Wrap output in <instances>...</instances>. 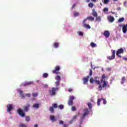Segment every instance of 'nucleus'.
I'll list each match as a JSON object with an SVG mask.
<instances>
[{
	"label": "nucleus",
	"instance_id": "f257e3e1",
	"mask_svg": "<svg viewBox=\"0 0 127 127\" xmlns=\"http://www.w3.org/2000/svg\"><path fill=\"white\" fill-rule=\"evenodd\" d=\"M94 82H95V83L96 84H97V85H99V86H98L99 91H102V85H101V81H100V77L96 76L95 77L94 80L93 78H90V82L91 84H93V83H94Z\"/></svg>",
	"mask_w": 127,
	"mask_h": 127
},
{
	"label": "nucleus",
	"instance_id": "f03ea898",
	"mask_svg": "<svg viewBox=\"0 0 127 127\" xmlns=\"http://www.w3.org/2000/svg\"><path fill=\"white\" fill-rule=\"evenodd\" d=\"M60 70V66L59 65H56L55 67V69L52 70V73L53 74H56V75L61 74V73L59 72Z\"/></svg>",
	"mask_w": 127,
	"mask_h": 127
},
{
	"label": "nucleus",
	"instance_id": "7ed1b4c3",
	"mask_svg": "<svg viewBox=\"0 0 127 127\" xmlns=\"http://www.w3.org/2000/svg\"><path fill=\"white\" fill-rule=\"evenodd\" d=\"M56 91H58V88H52V90L49 91L50 96H55L56 95Z\"/></svg>",
	"mask_w": 127,
	"mask_h": 127
},
{
	"label": "nucleus",
	"instance_id": "20e7f679",
	"mask_svg": "<svg viewBox=\"0 0 127 127\" xmlns=\"http://www.w3.org/2000/svg\"><path fill=\"white\" fill-rule=\"evenodd\" d=\"M75 97L74 96H70L69 99L67 102L68 106H73V101H74Z\"/></svg>",
	"mask_w": 127,
	"mask_h": 127
},
{
	"label": "nucleus",
	"instance_id": "39448f33",
	"mask_svg": "<svg viewBox=\"0 0 127 127\" xmlns=\"http://www.w3.org/2000/svg\"><path fill=\"white\" fill-rule=\"evenodd\" d=\"M124 49H120L117 51L116 55L118 56V57H119V58H122V56L120 55V54H124Z\"/></svg>",
	"mask_w": 127,
	"mask_h": 127
},
{
	"label": "nucleus",
	"instance_id": "423d86ee",
	"mask_svg": "<svg viewBox=\"0 0 127 127\" xmlns=\"http://www.w3.org/2000/svg\"><path fill=\"white\" fill-rule=\"evenodd\" d=\"M86 21H87V19H85L83 20V26L85 28H87V29H91V26L88 24H86Z\"/></svg>",
	"mask_w": 127,
	"mask_h": 127
},
{
	"label": "nucleus",
	"instance_id": "0eeeda50",
	"mask_svg": "<svg viewBox=\"0 0 127 127\" xmlns=\"http://www.w3.org/2000/svg\"><path fill=\"white\" fill-rule=\"evenodd\" d=\"M115 57H116V51L113 50L112 51V56L107 57V58L108 59H109V60H113V59H115Z\"/></svg>",
	"mask_w": 127,
	"mask_h": 127
},
{
	"label": "nucleus",
	"instance_id": "6e6552de",
	"mask_svg": "<svg viewBox=\"0 0 127 127\" xmlns=\"http://www.w3.org/2000/svg\"><path fill=\"white\" fill-rule=\"evenodd\" d=\"M17 113L22 118H24V117H25V114L23 113L21 109L19 108V109H18Z\"/></svg>",
	"mask_w": 127,
	"mask_h": 127
},
{
	"label": "nucleus",
	"instance_id": "1a4fd4ad",
	"mask_svg": "<svg viewBox=\"0 0 127 127\" xmlns=\"http://www.w3.org/2000/svg\"><path fill=\"white\" fill-rule=\"evenodd\" d=\"M109 82L108 81H106V80L103 81V84L102 86V90H103V88H106L107 86H108V88H110V85H108Z\"/></svg>",
	"mask_w": 127,
	"mask_h": 127
},
{
	"label": "nucleus",
	"instance_id": "9d476101",
	"mask_svg": "<svg viewBox=\"0 0 127 127\" xmlns=\"http://www.w3.org/2000/svg\"><path fill=\"white\" fill-rule=\"evenodd\" d=\"M29 107H30V105L29 104H27V105L24 106L23 107V111L25 112V113L28 112V111L29 110Z\"/></svg>",
	"mask_w": 127,
	"mask_h": 127
},
{
	"label": "nucleus",
	"instance_id": "9b49d317",
	"mask_svg": "<svg viewBox=\"0 0 127 127\" xmlns=\"http://www.w3.org/2000/svg\"><path fill=\"white\" fill-rule=\"evenodd\" d=\"M13 108V107H12V105L8 104L7 106V112L8 113H9L11 111V110H12Z\"/></svg>",
	"mask_w": 127,
	"mask_h": 127
},
{
	"label": "nucleus",
	"instance_id": "f8f14e48",
	"mask_svg": "<svg viewBox=\"0 0 127 127\" xmlns=\"http://www.w3.org/2000/svg\"><path fill=\"white\" fill-rule=\"evenodd\" d=\"M89 114V110L88 109H85L84 110V113L82 115V118H85L86 116H87Z\"/></svg>",
	"mask_w": 127,
	"mask_h": 127
},
{
	"label": "nucleus",
	"instance_id": "ddd939ff",
	"mask_svg": "<svg viewBox=\"0 0 127 127\" xmlns=\"http://www.w3.org/2000/svg\"><path fill=\"white\" fill-rule=\"evenodd\" d=\"M123 32L124 34L127 33V24L126 25H123L122 28Z\"/></svg>",
	"mask_w": 127,
	"mask_h": 127
},
{
	"label": "nucleus",
	"instance_id": "4468645a",
	"mask_svg": "<svg viewBox=\"0 0 127 127\" xmlns=\"http://www.w3.org/2000/svg\"><path fill=\"white\" fill-rule=\"evenodd\" d=\"M89 79H90V76H87V78L83 77V84H85L86 83H88V82H89Z\"/></svg>",
	"mask_w": 127,
	"mask_h": 127
},
{
	"label": "nucleus",
	"instance_id": "2eb2a0df",
	"mask_svg": "<svg viewBox=\"0 0 127 127\" xmlns=\"http://www.w3.org/2000/svg\"><path fill=\"white\" fill-rule=\"evenodd\" d=\"M108 18L109 21H110V22H114V21H115V18H114V17L112 16H109L108 17Z\"/></svg>",
	"mask_w": 127,
	"mask_h": 127
},
{
	"label": "nucleus",
	"instance_id": "dca6fc26",
	"mask_svg": "<svg viewBox=\"0 0 127 127\" xmlns=\"http://www.w3.org/2000/svg\"><path fill=\"white\" fill-rule=\"evenodd\" d=\"M103 35L105 36L106 38L110 37V32L109 31H105L103 33Z\"/></svg>",
	"mask_w": 127,
	"mask_h": 127
},
{
	"label": "nucleus",
	"instance_id": "f3484780",
	"mask_svg": "<svg viewBox=\"0 0 127 127\" xmlns=\"http://www.w3.org/2000/svg\"><path fill=\"white\" fill-rule=\"evenodd\" d=\"M92 14L93 16H94V17H97V16H98V13L96 12L95 9H93Z\"/></svg>",
	"mask_w": 127,
	"mask_h": 127
},
{
	"label": "nucleus",
	"instance_id": "a211bd4d",
	"mask_svg": "<svg viewBox=\"0 0 127 127\" xmlns=\"http://www.w3.org/2000/svg\"><path fill=\"white\" fill-rule=\"evenodd\" d=\"M32 84H33V82L31 81V82H26L23 85L24 87H26V86H30V85H32Z\"/></svg>",
	"mask_w": 127,
	"mask_h": 127
},
{
	"label": "nucleus",
	"instance_id": "6ab92c4d",
	"mask_svg": "<svg viewBox=\"0 0 127 127\" xmlns=\"http://www.w3.org/2000/svg\"><path fill=\"white\" fill-rule=\"evenodd\" d=\"M126 77L125 76L122 77L121 84H122V85H124V84L126 82Z\"/></svg>",
	"mask_w": 127,
	"mask_h": 127
},
{
	"label": "nucleus",
	"instance_id": "aec40b11",
	"mask_svg": "<svg viewBox=\"0 0 127 127\" xmlns=\"http://www.w3.org/2000/svg\"><path fill=\"white\" fill-rule=\"evenodd\" d=\"M19 93L20 95H21V98H22L23 99H24V98H25V96H24V95L23 94V92L22 91V90H19Z\"/></svg>",
	"mask_w": 127,
	"mask_h": 127
},
{
	"label": "nucleus",
	"instance_id": "412c9836",
	"mask_svg": "<svg viewBox=\"0 0 127 127\" xmlns=\"http://www.w3.org/2000/svg\"><path fill=\"white\" fill-rule=\"evenodd\" d=\"M55 80L57 81L60 82V81H61V77H60L59 75H57L55 77Z\"/></svg>",
	"mask_w": 127,
	"mask_h": 127
},
{
	"label": "nucleus",
	"instance_id": "4be33fe9",
	"mask_svg": "<svg viewBox=\"0 0 127 127\" xmlns=\"http://www.w3.org/2000/svg\"><path fill=\"white\" fill-rule=\"evenodd\" d=\"M90 46H91V47L92 48H94L95 47H97V45L96 44H95V43H94V42H91L90 43Z\"/></svg>",
	"mask_w": 127,
	"mask_h": 127
},
{
	"label": "nucleus",
	"instance_id": "5701e85b",
	"mask_svg": "<svg viewBox=\"0 0 127 127\" xmlns=\"http://www.w3.org/2000/svg\"><path fill=\"white\" fill-rule=\"evenodd\" d=\"M101 101H103V98H100V99H98V100H97V105L98 106L101 105Z\"/></svg>",
	"mask_w": 127,
	"mask_h": 127
},
{
	"label": "nucleus",
	"instance_id": "b1692460",
	"mask_svg": "<svg viewBox=\"0 0 127 127\" xmlns=\"http://www.w3.org/2000/svg\"><path fill=\"white\" fill-rule=\"evenodd\" d=\"M73 15L75 17L79 16L80 15V13L78 12L74 11L73 12Z\"/></svg>",
	"mask_w": 127,
	"mask_h": 127
},
{
	"label": "nucleus",
	"instance_id": "393cba45",
	"mask_svg": "<svg viewBox=\"0 0 127 127\" xmlns=\"http://www.w3.org/2000/svg\"><path fill=\"white\" fill-rule=\"evenodd\" d=\"M86 19V20H87V19H88V20H91V21H93L94 20V18L93 17L89 16V17H87Z\"/></svg>",
	"mask_w": 127,
	"mask_h": 127
},
{
	"label": "nucleus",
	"instance_id": "a878e982",
	"mask_svg": "<svg viewBox=\"0 0 127 127\" xmlns=\"http://www.w3.org/2000/svg\"><path fill=\"white\" fill-rule=\"evenodd\" d=\"M59 46V43H54V47H55V48H58Z\"/></svg>",
	"mask_w": 127,
	"mask_h": 127
},
{
	"label": "nucleus",
	"instance_id": "bb28decb",
	"mask_svg": "<svg viewBox=\"0 0 127 127\" xmlns=\"http://www.w3.org/2000/svg\"><path fill=\"white\" fill-rule=\"evenodd\" d=\"M33 108H36V109L39 108V104L35 103L33 106Z\"/></svg>",
	"mask_w": 127,
	"mask_h": 127
},
{
	"label": "nucleus",
	"instance_id": "cd10ccee",
	"mask_svg": "<svg viewBox=\"0 0 127 127\" xmlns=\"http://www.w3.org/2000/svg\"><path fill=\"white\" fill-rule=\"evenodd\" d=\"M50 119L53 122H55V121H56V119H55V117H54V116H50Z\"/></svg>",
	"mask_w": 127,
	"mask_h": 127
},
{
	"label": "nucleus",
	"instance_id": "c85d7f7f",
	"mask_svg": "<svg viewBox=\"0 0 127 127\" xmlns=\"http://www.w3.org/2000/svg\"><path fill=\"white\" fill-rule=\"evenodd\" d=\"M124 21H125V18L122 17L119 19L118 22L121 23V22H123Z\"/></svg>",
	"mask_w": 127,
	"mask_h": 127
},
{
	"label": "nucleus",
	"instance_id": "c756f323",
	"mask_svg": "<svg viewBox=\"0 0 127 127\" xmlns=\"http://www.w3.org/2000/svg\"><path fill=\"white\" fill-rule=\"evenodd\" d=\"M104 79H106V75L105 74L102 75V79L100 80L101 83H103V82H104Z\"/></svg>",
	"mask_w": 127,
	"mask_h": 127
},
{
	"label": "nucleus",
	"instance_id": "7c9ffc66",
	"mask_svg": "<svg viewBox=\"0 0 127 127\" xmlns=\"http://www.w3.org/2000/svg\"><path fill=\"white\" fill-rule=\"evenodd\" d=\"M58 108L60 110H63L64 109V105L61 104L58 106Z\"/></svg>",
	"mask_w": 127,
	"mask_h": 127
},
{
	"label": "nucleus",
	"instance_id": "2f4dec72",
	"mask_svg": "<svg viewBox=\"0 0 127 127\" xmlns=\"http://www.w3.org/2000/svg\"><path fill=\"white\" fill-rule=\"evenodd\" d=\"M103 3H104V4H108L109 2H110V0H104V1H102Z\"/></svg>",
	"mask_w": 127,
	"mask_h": 127
},
{
	"label": "nucleus",
	"instance_id": "473e14b6",
	"mask_svg": "<svg viewBox=\"0 0 127 127\" xmlns=\"http://www.w3.org/2000/svg\"><path fill=\"white\" fill-rule=\"evenodd\" d=\"M101 16H97L95 19V21H101Z\"/></svg>",
	"mask_w": 127,
	"mask_h": 127
},
{
	"label": "nucleus",
	"instance_id": "72a5a7b5",
	"mask_svg": "<svg viewBox=\"0 0 127 127\" xmlns=\"http://www.w3.org/2000/svg\"><path fill=\"white\" fill-rule=\"evenodd\" d=\"M52 107L54 109H56V108H58V105H57V104H56V103L53 104Z\"/></svg>",
	"mask_w": 127,
	"mask_h": 127
},
{
	"label": "nucleus",
	"instance_id": "f704fd0d",
	"mask_svg": "<svg viewBox=\"0 0 127 127\" xmlns=\"http://www.w3.org/2000/svg\"><path fill=\"white\" fill-rule=\"evenodd\" d=\"M87 106H88L89 109H90V110H92V103H91L90 102L88 103L87 104Z\"/></svg>",
	"mask_w": 127,
	"mask_h": 127
},
{
	"label": "nucleus",
	"instance_id": "c9c22d12",
	"mask_svg": "<svg viewBox=\"0 0 127 127\" xmlns=\"http://www.w3.org/2000/svg\"><path fill=\"white\" fill-rule=\"evenodd\" d=\"M25 121L27 122H30V117H29V116H26L25 117Z\"/></svg>",
	"mask_w": 127,
	"mask_h": 127
},
{
	"label": "nucleus",
	"instance_id": "e433bc0d",
	"mask_svg": "<svg viewBox=\"0 0 127 127\" xmlns=\"http://www.w3.org/2000/svg\"><path fill=\"white\" fill-rule=\"evenodd\" d=\"M43 78H47V77H48V73H44L43 74Z\"/></svg>",
	"mask_w": 127,
	"mask_h": 127
},
{
	"label": "nucleus",
	"instance_id": "4c0bfd02",
	"mask_svg": "<svg viewBox=\"0 0 127 127\" xmlns=\"http://www.w3.org/2000/svg\"><path fill=\"white\" fill-rule=\"evenodd\" d=\"M49 111L51 112V113H54V108L53 107H51L50 108Z\"/></svg>",
	"mask_w": 127,
	"mask_h": 127
},
{
	"label": "nucleus",
	"instance_id": "58836bf2",
	"mask_svg": "<svg viewBox=\"0 0 127 127\" xmlns=\"http://www.w3.org/2000/svg\"><path fill=\"white\" fill-rule=\"evenodd\" d=\"M19 127H27V126L25 124H20Z\"/></svg>",
	"mask_w": 127,
	"mask_h": 127
},
{
	"label": "nucleus",
	"instance_id": "ea45409f",
	"mask_svg": "<svg viewBox=\"0 0 127 127\" xmlns=\"http://www.w3.org/2000/svg\"><path fill=\"white\" fill-rule=\"evenodd\" d=\"M88 6L89 7H93V6H94V3H89L88 4Z\"/></svg>",
	"mask_w": 127,
	"mask_h": 127
},
{
	"label": "nucleus",
	"instance_id": "a19ab883",
	"mask_svg": "<svg viewBox=\"0 0 127 127\" xmlns=\"http://www.w3.org/2000/svg\"><path fill=\"white\" fill-rule=\"evenodd\" d=\"M78 35H79L80 36H83V35H84V34L83 33V32H78Z\"/></svg>",
	"mask_w": 127,
	"mask_h": 127
},
{
	"label": "nucleus",
	"instance_id": "79ce46f5",
	"mask_svg": "<svg viewBox=\"0 0 127 127\" xmlns=\"http://www.w3.org/2000/svg\"><path fill=\"white\" fill-rule=\"evenodd\" d=\"M32 96L33 97H37L38 96V93H33Z\"/></svg>",
	"mask_w": 127,
	"mask_h": 127
},
{
	"label": "nucleus",
	"instance_id": "37998d69",
	"mask_svg": "<svg viewBox=\"0 0 127 127\" xmlns=\"http://www.w3.org/2000/svg\"><path fill=\"white\" fill-rule=\"evenodd\" d=\"M108 11L109 9L108 8H104L103 9V11H104V12H108Z\"/></svg>",
	"mask_w": 127,
	"mask_h": 127
},
{
	"label": "nucleus",
	"instance_id": "c03bdc74",
	"mask_svg": "<svg viewBox=\"0 0 127 127\" xmlns=\"http://www.w3.org/2000/svg\"><path fill=\"white\" fill-rule=\"evenodd\" d=\"M55 84H56L57 87H58V86H59V85L60 84V81H56L55 82Z\"/></svg>",
	"mask_w": 127,
	"mask_h": 127
},
{
	"label": "nucleus",
	"instance_id": "a18cd8bd",
	"mask_svg": "<svg viewBox=\"0 0 127 127\" xmlns=\"http://www.w3.org/2000/svg\"><path fill=\"white\" fill-rule=\"evenodd\" d=\"M71 110H72V111H73V112H74V111H76V110H77V109H76V107H75V106H72V108H71Z\"/></svg>",
	"mask_w": 127,
	"mask_h": 127
},
{
	"label": "nucleus",
	"instance_id": "49530a36",
	"mask_svg": "<svg viewBox=\"0 0 127 127\" xmlns=\"http://www.w3.org/2000/svg\"><path fill=\"white\" fill-rule=\"evenodd\" d=\"M93 75V70L92 69L90 70L89 76H92Z\"/></svg>",
	"mask_w": 127,
	"mask_h": 127
},
{
	"label": "nucleus",
	"instance_id": "de8ad7c7",
	"mask_svg": "<svg viewBox=\"0 0 127 127\" xmlns=\"http://www.w3.org/2000/svg\"><path fill=\"white\" fill-rule=\"evenodd\" d=\"M102 101H103L104 105H106L107 104V100H106V99H104L102 98Z\"/></svg>",
	"mask_w": 127,
	"mask_h": 127
},
{
	"label": "nucleus",
	"instance_id": "09e8293b",
	"mask_svg": "<svg viewBox=\"0 0 127 127\" xmlns=\"http://www.w3.org/2000/svg\"><path fill=\"white\" fill-rule=\"evenodd\" d=\"M64 124V122L62 120H61L59 121V124L60 125H63Z\"/></svg>",
	"mask_w": 127,
	"mask_h": 127
},
{
	"label": "nucleus",
	"instance_id": "8fccbe9b",
	"mask_svg": "<svg viewBox=\"0 0 127 127\" xmlns=\"http://www.w3.org/2000/svg\"><path fill=\"white\" fill-rule=\"evenodd\" d=\"M25 96L28 97V98H30V93L26 94H25Z\"/></svg>",
	"mask_w": 127,
	"mask_h": 127
},
{
	"label": "nucleus",
	"instance_id": "3c124183",
	"mask_svg": "<svg viewBox=\"0 0 127 127\" xmlns=\"http://www.w3.org/2000/svg\"><path fill=\"white\" fill-rule=\"evenodd\" d=\"M72 91H73V90L71 88L68 89V92L69 93H71V92H72Z\"/></svg>",
	"mask_w": 127,
	"mask_h": 127
},
{
	"label": "nucleus",
	"instance_id": "603ef678",
	"mask_svg": "<svg viewBox=\"0 0 127 127\" xmlns=\"http://www.w3.org/2000/svg\"><path fill=\"white\" fill-rule=\"evenodd\" d=\"M76 119H77V116H73V120H76Z\"/></svg>",
	"mask_w": 127,
	"mask_h": 127
},
{
	"label": "nucleus",
	"instance_id": "864d4df0",
	"mask_svg": "<svg viewBox=\"0 0 127 127\" xmlns=\"http://www.w3.org/2000/svg\"><path fill=\"white\" fill-rule=\"evenodd\" d=\"M63 127H68V126H67V125H66V124H64L63 125Z\"/></svg>",
	"mask_w": 127,
	"mask_h": 127
},
{
	"label": "nucleus",
	"instance_id": "5fc2aeb1",
	"mask_svg": "<svg viewBox=\"0 0 127 127\" xmlns=\"http://www.w3.org/2000/svg\"><path fill=\"white\" fill-rule=\"evenodd\" d=\"M117 10H121V7H118L117 8Z\"/></svg>",
	"mask_w": 127,
	"mask_h": 127
},
{
	"label": "nucleus",
	"instance_id": "6e6d98bb",
	"mask_svg": "<svg viewBox=\"0 0 127 127\" xmlns=\"http://www.w3.org/2000/svg\"><path fill=\"white\" fill-rule=\"evenodd\" d=\"M123 60H125V61L127 62V58H124Z\"/></svg>",
	"mask_w": 127,
	"mask_h": 127
},
{
	"label": "nucleus",
	"instance_id": "4d7b16f0",
	"mask_svg": "<svg viewBox=\"0 0 127 127\" xmlns=\"http://www.w3.org/2000/svg\"><path fill=\"white\" fill-rule=\"evenodd\" d=\"M34 127H38V125L37 124H35L34 126Z\"/></svg>",
	"mask_w": 127,
	"mask_h": 127
},
{
	"label": "nucleus",
	"instance_id": "13d9d810",
	"mask_svg": "<svg viewBox=\"0 0 127 127\" xmlns=\"http://www.w3.org/2000/svg\"><path fill=\"white\" fill-rule=\"evenodd\" d=\"M119 27H123V25L120 24L119 25Z\"/></svg>",
	"mask_w": 127,
	"mask_h": 127
},
{
	"label": "nucleus",
	"instance_id": "bf43d9fd",
	"mask_svg": "<svg viewBox=\"0 0 127 127\" xmlns=\"http://www.w3.org/2000/svg\"><path fill=\"white\" fill-rule=\"evenodd\" d=\"M87 2H90V0H86Z\"/></svg>",
	"mask_w": 127,
	"mask_h": 127
},
{
	"label": "nucleus",
	"instance_id": "052dcab7",
	"mask_svg": "<svg viewBox=\"0 0 127 127\" xmlns=\"http://www.w3.org/2000/svg\"><path fill=\"white\" fill-rule=\"evenodd\" d=\"M73 7H75V4H73V6H72V8H73Z\"/></svg>",
	"mask_w": 127,
	"mask_h": 127
},
{
	"label": "nucleus",
	"instance_id": "680f3d73",
	"mask_svg": "<svg viewBox=\"0 0 127 127\" xmlns=\"http://www.w3.org/2000/svg\"><path fill=\"white\" fill-rule=\"evenodd\" d=\"M92 0V1H96V0Z\"/></svg>",
	"mask_w": 127,
	"mask_h": 127
},
{
	"label": "nucleus",
	"instance_id": "e2e57ef3",
	"mask_svg": "<svg viewBox=\"0 0 127 127\" xmlns=\"http://www.w3.org/2000/svg\"><path fill=\"white\" fill-rule=\"evenodd\" d=\"M114 1H118V0H113Z\"/></svg>",
	"mask_w": 127,
	"mask_h": 127
},
{
	"label": "nucleus",
	"instance_id": "0e129e2a",
	"mask_svg": "<svg viewBox=\"0 0 127 127\" xmlns=\"http://www.w3.org/2000/svg\"><path fill=\"white\" fill-rule=\"evenodd\" d=\"M100 5H103V4L102 3H100Z\"/></svg>",
	"mask_w": 127,
	"mask_h": 127
},
{
	"label": "nucleus",
	"instance_id": "69168bd1",
	"mask_svg": "<svg viewBox=\"0 0 127 127\" xmlns=\"http://www.w3.org/2000/svg\"><path fill=\"white\" fill-rule=\"evenodd\" d=\"M109 71H110V70H111V68H108Z\"/></svg>",
	"mask_w": 127,
	"mask_h": 127
},
{
	"label": "nucleus",
	"instance_id": "338daca9",
	"mask_svg": "<svg viewBox=\"0 0 127 127\" xmlns=\"http://www.w3.org/2000/svg\"><path fill=\"white\" fill-rule=\"evenodd\" d=\"M125 3H127V1H125Z\"/></svg>",
	"mask_w": 127,
	"mask_h": 127
},
{
	"label": "nucleus",
	"instance_id": "774afa93",
	"mask_svg": "<svg viewBox=\"0 0 127 127\" xmlns=\"http://www.w3.org/2000/svg\"><path fill=\"white\" fill-rule=\"evenodd\" d=\"M92 102H94V101H93V100H91Z\"/></svg>",
	"mask_w": 127,
	"mask_h": 127
}]
</instances>
